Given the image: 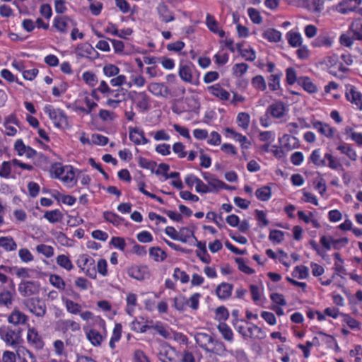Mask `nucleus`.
Wrapping results in <instances>:
<instances>
[{"label": "nucleus", "instance_id": "obj_1", "mask_svg": "<svg viewBox=\"0 0 362 362\" xmlns=\"http://www.w3.org/2000/svg\"><path fill=\"white\" fill-rule=\"evenodd\" d=\"M354 40L362 41V22L360 19L354 21L347 33L340 36L341 44L348 47L352 46Z\"/></svg>", "mask_w": 362, "mask_h": 362}, {"label": "nucleus", "instance_id": "obj_2", "mask_svg": "<svg viewBox=\"0 0 362 362\" xmlns=\"http://www.w3.org/2000/svg\"><path fill=\"white\" fill-rule=\"evenodd\" d=\"M21 332L22 329L21 328L12 329L8 326H1L0 327L1 339L11 346H18L23 341Z\"/></svg>", "mask_w": 362, "mask_h": 362}, {"label": "nucleus", "instance_id": "obj_3", "mask_svg": "<svg viewBox=\"0 0 362 362\" xmlns=\"http://www.w3.org/2000/svg\"><path fill=\"white\" fill-rule=\"evenodd\" d=\"M77 266L90 279L97 277L95 260L87 254L79 255L76 260Z\"/></svg>", "mask_w": 362, "mask_h": 362}, {"label": "nucleus", "instance_id": "obj_4", "mask_svg": "<svg viewBox=\"0 0 362 362\" xmlns=\"http://www.w3.org/2000/svg\"><path fill=\"white\" fill-rule=\"evenodd\" d=\"M24 305L30 313L35 316L42 317L47 313L45 303L39 298H30L24 300Z\"/></svg>", "mask_w": 362, "mask_h": 362}, {"label": "nucleus", "instance_id": "obj_5", "mask_svg": "<svg viewBox=\"0 0 362 362\" xmlns=\"http://www.w3.org/2000/svg\"><path fill=\"white\" fill-rule=\"evenodd\" d=\"M44 112L48 115L56 127H60L63 124H67V117L62 110L55 109L51 105H47L44 107Z\"/></svg>", "mask_w": 362, "mask_h": 362}, {"label": "nucleus", "instance_id": "obj_6", "mask_svg": "<svg viewBox=\"0 0 362 362\" xmlns=\"http://www.w3.org/2000/svg\"><path fill=\"white\" fill-rule=\"evenodd\" d=\"M40 284L35 281H22L18 285V292L23 297H29L37 294L40 291Z\"/></svg>", "mask_w": 362, "mask_h": 362}, {"label": "nucleus", "instance_id": "obj_7", "mask_svg": "<svg viewBox=\"0 0 362 362\" xmlns=\"http://www.w3.org/2000/svg\"><path fill=\"white\" fill-rule=\"evenodd\" d=\"M86 336L93 346H100L107 337V330L90 327L86 330Z\"/></svg>", "mask_w": 362, "mask_h": 362}, {"label": "nucleus", "instance_id": "obj_8", "mask_svg": "<svg viewBox=\"0 0 362 362\" xmlns=\"http://www.w3.org/2000/svg\"><path fill=\"white\" fill-rule=\"evenodd\" d=\"M127 274L138 281H144L151 276L150 270L146 265H133L128 268Z\"/></svg>", "mask_w": 362, "mask_h": 362}, {"label": "nucleus", "instance_id": "obj_9", "mask_svg": "<svg viewBox=\"0 0 362 362\" xmlns=\"http://www.w3.org/2000/svg\"><path fill=\"white\" fill-rule=\"evenodd\" d=\"M346 98L348 101L355 105L359 110H362V94L352 85L346 86Z\"/></svg>", "mask_w": 362, "mask_h": 362}, {"label": "nucleus", "instance_id": "obj_10", "mask_svg": "<svg viewBox=\"0 0 362 362\" xmlns=\"http://www.w3.org/2000/svg\"><path fill=\"white\" fill-rule=\"evenodd\" d=\"M80 329V324L71 320H59L55 325V329L63 334H66L69 330L77 332Z\"/></svg>", "mask_w": 362, "mask_h": 362}, {"label": "nucleus", "instance_id": "obj_11", "mask_svg": "<svg viewBox=\"0 0 362 362\" xmlns=\"http://www.w3.org/2000/svg\"><path fill=\"white\" fill-rule=\"evenodd\" d=\"M194 337L199 346L206 352L209 351L210 345H212L215 340L212 336L204 332L196 333Z\"/></svg>", "mask_w": 362, "mask_h": 362}, {"label": "nucleus", "instance_id": "obj_12", "mask_svg": "<svg viewBox=\"0 0 362 362\" xmlns=\"http://www.w3.org/2000/svg\"><path fill=\"white\" fill-rule=\"evenodd\" d=\"M76 53L77 56L80 57H86L90 59L95 58V55H98V52L95 49L92 47L91 45L88 43H84L78 45Z\"/></svg>", "mask_w": 362, "mask_h": 362}, {"label": "nucleus", "instance_id": "obj_13", "mask_svg": "<svg viewBox=\"0 0 362 362\" xmlns=\"http://www.w3.org/2000/svg\"><path fill=\"white\" fill-rule=\"evenodd\" d=\"M69 23L73 24V21L67 16H56L53 21V28L60 33H66Z\"/></svg>", "mask_w": 362, "mask_h": 362}, {"label": "nucleus", "instance_id": "obj_14", "mask_svg": "<svg viewBox=\"0 0 362 362\" xmlns=\"http://www.w3.org/2000/svg\"><path fill=\"white\" fill-rule=\"evenodd\" d=\"M286 106L282 102H277L270 105L267 109L266 114L271 115L274 118H281L284 116Z\"/></svg>", "mask_w": 362, "mask_h": 362}, {"label": "nucleus", "instance_id": "obj_15", "mask_svg": "<svg viewBox=\"0 0 362 362\" xmlns=\"http://www.w3.org/2000/svg\"><path fill=\"white\" fill-rule=\"evenodd\" d=\"M27 339L37 349H42L44 346V341L35 328L28 329Z\"/></svg>", "mask_w": 362, "mask_h": 362}, {"label": "nucleus", "instance_id": "obj_16", "mask_svg": "<svg viewBox=\"0 0 362 362\" xmlns=\"http://www.w3.org/2000/svg\"><path fill=\"white\" fill-rule=\"evenodd\" d=\"M148 90L156 96L167 97L170 94L168 87L160 83H151L148 86Z\"/></svg>", "mask_w": 362, "mask_h": 362}, {"label": "nucleus", "instance_id": "obj_17", "mask_svg": "<svg viewBox=\"0 0 362 362\" xmlns=\"http://www.w3.org/2000/svg\"><path fill=\"white\" fill-rule=\"evenodd\" d=\"M175 350L170 346L163 345L159 353L161 362H177L175 359Z\"/></svg>", "mask_w": 362, "mask_h": 362}, {"label": "nucleus", "instance_id": "obj_18", "mask_svg": "<svg viewBox=\"0 0 362 362\" xmlns=\"http://www.w3.org/2000/svg\"><path fill=\"white\" fill-rule=\"evenodd\" d=\"M129 139L136 145L146 144L149 140L144 136V132L137 128H129Z\"/></svg>", "mask_w": 362, "mask_h": 362}, {"label": "nucleus", "instance_id": "obj_19", "mask_svg": "<svg viewBox=\"0 0 362 362\" xmlns=\"http://www.w3.org/2000/svg\"><path fill=\"white\" fill-rule=\"evenodd\" d=\"M156 9L162 21L169 23L175 20L174 13L165 4H159Z\"/></svg>", "mask_w": 362, "mask_h": 362}, {"label": "nucleus", "instance_id": "obj_20", "mask_svg": "<svg viewBox=\"0 0 362 362\" xmlns=\"http://www.w3.org/2000/svg\"><path fill=\"white\" fill-rule=\"evenodd\" d=\"M136 106L143 112L148 111L151 108L150 98L146 92H140L136 97Z\"/></svg>", "mask_w": 362, "mask_h": 362}, {"label": "nucleus", "instance_id": "obj_21", "mask_svg": "<svg viewBox=\"0 0 362 362\" xmlns=\"http://www.w3.org/2000/svg\"><path fill=\"white\" fill-rule=\"evenodd\" d=\"M280 142H284L283 147L288 151L298 148L300 146L298 139L288 134L284 135L280 139Z\"/></svg>", "mask_w": 362, "mask_h": 362}, {"label": "nucleus", "instance_id": "obj_22", "mask_svg": "<svg viewBox=\"0 0 362 362\" xmlns=\"http://www.w3.org/2000/svg\"><path fill=\"white\" fill-rule=\"evenodd\" d=\"M313 126L322 135L327 138L333 137L334 129L330 127L327 124L322 123L320 121H314L313 122Z\"/></svg>", "mask_w": 362, "mask_h": 362}, {"label": "nucleus", "instance_id": "obj_23", "mask_svg": "<svg viewBox=\"0 0 362 362\" xmlns=\"http://www.w3.org/2000/svg\"><path fill=\"white\" fill-rule=\"evenodd\" d=\"M232 291V284L223 282L217 286L216 289V293L218 298L224 300L228 298L230 296Z\"/></svg>", "mask_w": 362, "mask_h": 362}, {"label": "nucleus", "instance_id": "obj_24", "mask_svg": "<svg viewBox=\"0 0 362 362\" xmlns=\"http://www.w3.org/2000/svg\"><path fill=\"white\" fill-rule=\"evenodd\" d=\"M207 88L213 95L222 100H228L230 98L229 92L223 89L219 84H214L209 86Z\"/></svg>", "mask_w": 362, "mask_h": 362}, {"label": "nucleus", "instance_id": "obj_25", "mask_svg": "<svg viewBox=\"0 0 362 362\" xmlns=\"http://www.w3.org/2000/svg\"><path fill=\"white\" fill-rule=\"evenodd\" d=\"M192 69L193 66L191 64H181L179 68L180 78L186 83H192Z\"/></svg>", "mask_w": 362, "mask_h": 362}, {"label": "nucleus", "instance_id": "obj_26", "mask_svg": "<svg viewBox=\"0 0 362 362\" xmlns=\"http://www.w3.org/2000/svg\"><path fill=\"white\" fill-rule=\"evenodd\" d=\"M27 320L28 317L18 310H14L8 317V322L14 325H23Z\"/></svg>", "mask_w": 362, "mask_h": 362}, {"label": "nucleus", "instance_id": "obj_27", "mask_svg": "<svg viewBox=\"0 0 362 362\" xmlns=\"http://www.w3.org/2000/svg\"><path fill=\"white\" fill-rule=\"evenodd\" d=\"M0 247L6 252L15 251L17 249V244L11 236L0 237Z\"/></svg>", "mask_w": 362, "mask_h": 362}, {"label": "nucleus", "instance_id": "obj_28", "mask_svg": "<svg viewBox=\"0 0 362 362\" xmlns=\"http://www.w3.org/2000/svg\"><path fill=\"white\" fill-rule=\"evenodd\" d=\"M19 362H36L35 355L24 347H20L17 350Z\"/></svg>", "mask_w": 362, "mask_h": 362}, {"label": "nucleus", "instance_id": "obj_29", "mask_svg": "<svg viewBox=\"0 0 362 362\" xmlns=\"http://www.w3.org/2000/svg\"><path fill=\"white\" fill-rule=\"evenodd\" d=\"M309 160L317 167H323L327 165L326 158H322L320 149H315L311 153Z\"/></svg>", "mask_w": 362, "mask_h": 362}, {"label": "nucleus", "instance_id": "obj_30", "mask_svg": "<svg viewBox=\"0 0 362 362\" xmlns=\"http://www.w3.org/2000/svg\"><path fill=\"white\" fill-rule=\"evenodd\" d=\"M217 329L221 334L223 338L228 341H233V333L230 327L225 322H220Z\"/></svg>", "mask_w": 362, "mask_h": 362}, {"label": "nucleus", "instance_id": "obj_31", "mask_svg": "<svg viewBox=\"0 0 362 362\" xmlns=\"http://www.w3.org/2000/svg\"><path fill=\"white\" fill-rule=\"evenodd\" d=\"M13 166H16V165H14L13 160L11 161H4L1 164L0 177L5 179L13 177V176H11Z\"/></svg>", "mask_w": 362, "mask_h": 362}, {"label": "nucleus", "instance_id": "obj_32", "mask_svg": "<svg viewBox=\"0 0 362 362\" xmlns=\"http://www.w3.org/2000/svg\"><path fill=\"white\" fill-rule=\"evenodd\" d=\"M299 85L302 86L303 89L310 93H314L317 91L316 86L312 82L308 77H300L298 79Z\"/></svg>", "mask_w": 362, "mask_h": 362}, {"label": "nucleus", "instance_id": "obj_33", "mask_svg": "<svg viewBox=\"0 0 362 362\" xmlns=\"http://www.w3.org/2000/svg\"><path fill=\"white\" fill-rule=\"evenodd\" d=\"M357 9L356 6L352 5L351 0H344L339 2L337 6V10L342 14H346L351 11L357 12Z\"/></svg>", "mask_w": 362, "mask_h": 362}, {"label": "nucleus", "instance_id": "obj_34", "mask_svg": "<svg viewBox=\"0 0 362 362\" xmlns=\"http://www.w3.org/2000/svg\"><path fill=\"white\" fill-rule=\"evenodd\" d=\"M192 238L194 240H197V238L194 235V231L191 230L187 227H182L178 231L177 240L182 243H186L188 242L189 238Z\"/></svg>", "mask_w": 362, "mask_h": 362}, {"label": "nucleus", "instance_id": "obj_35", "mask_svg": "<svg viewBox=\"0 0 362 362\" xmlns=\"http://www.w3.org/2000/svg\"><path fill=\"white\" fill-rule=\"evenodd\" d=\"M44 218L49 222L54 223L61 221L63 218V214L59 209L47 211L44 214Z\"/></svg>", "mask_w": 362, "mask_h": 362}, {"label": "nucleus", "instance_id": "obj_36", "mask_svg": "<svg viewBox=\"0 0 362 362\" xmlns=\"http://www.w3.org/2000/svg\"><path fill=\"white\" fill-rule=\"evenodd\" d=\"M248 337L262 339L266 337L265 332L261 327L252 324V326L247 328Z\"/></svg>", "mask_w": 362, "mask_h": 362}, {"label": "nucleus", "instance_id": "obj_37", "mask_svg": "<svg viewBox=\"0 0 362 362\" xmlns=\"http://www.w3.org/2000/svg\"><path fill=\"white\" fill-rule=\"evenodd\" d=\"M341 153L345 154L350 160H356L357 159V154L356 151L347 144H343L337 146Z\"/></svg>", "mask_w": 362, "mask_h": 362}, {"label": "nucleus", "instance_id": "obj_38", "mask_svg": "<svg viewBox=\"0 0 362 362\" xmlns=\"http://www.w3.org/2000/svg\"><path fill=\"white\" fill-rule=\"evenodd\" d=\"M325 158L326 160H328L327 166L332 170H340L341 171H344V169L342 165L340 163L339 160L334 157L332 154L327 153L325 154Z\"/></svg>", "mask_w": 362, "mask_h": 362}, {"label": "nucleus", "instance_id": "obj_39", "mask_svg": "<svg viewBox=\"0 0 362 362\" xmlns=\"http://www.w3.org/2000/svg\"><path fill=\"white\" fill-rule=\"evenodd\" d=\"M66 310L73 315L79 314L81 311V305L70 299H63Z\"/></svg>", "mask_w": 362, "mask_h": 362}, {"label": "nucleus", "instance_id": "obj_40", "mask_svg": "<svg viewBox=\"0 0 362 362\" xmlns=\"http://www.w3.org/2000/svg\"><path fill=\"white\" fill-rule=\"evenodd\" d=\"M255 194L258 199L263 202L267 201L272 196L271 188L269 186H263L256 190Z\"/></svg>", "mask_w": 362, "mask_h": 362}, {"label": "nucleus", "instance_id": "obj_41", "mask_svg": "<svg viewBox=\"0 0 362 362\" xmlns=\"http://www.w3.org/2000/svg\"><path fill=\"white\" fill-rule=\"evenodd\" d=\"M173 303L174 308L182 312L184 311L186 306L189 305V300H187V298L182 295L175 297L173 298Z\"/></svg>", "mask_w": 362, "mask_h": 362}, {"label": "nucleus", "instance_id": "obj_42", "mask_svg": "<svg viewBox=\"0 0 362 362\" xmlns=\"http://www.w3.org/2000/svg\"><path fill=\"white\" fill-rule=\"evenodd\" d=\"M57 264L67 271H71L74 265L70 259L65 255H59L57 257Z\"/></svg>", "mask_w": 362, "mask_h": 362}, {"label": "nucleus", "instance_id": "obj_43", "mask_svg": "<svg viewBox=\"0 0 362 362\" xmlns=\"http://www.w3.org/2000/svg\"><path fill=\"white\" fill-rule=\"evenodd\" d=\"M263 37L269 42H277L281 40V34L276 29H268L264 32Z\"/></svg>", "mask_w": 362, "mask_h": 362}, {"label": "nucleus", "instance_id": "obj_44", "mask_svg": "<svg viewBox=\"0 0 362 362\" xmlns=\"http://www.w3.org/2000/svg\"><path fill=\"white\" fill-rule=\"evenodd\" d=\"M243 45L241 43H238L236 45V49L239 52L240 54L245 58L246 60L252 62L255 59L256 55L255 52L252 49H243L242 48Z\"/></svg>", "mask_w": 362, "mask_h": 362}, {"label": "nucleus", "instance_id": "obj_45", "mask_svg": "<svg viewBox=\"0 0 362 362\" xmlns=\"http://www.w3.org/2000/svg\"><path fill=\"white\" fill-rule=\"evenodd\" d=\"M149 255L156 262H162L167 257L166 253L158 247H151L149 250Z\"/></svg>", "mask_w": 362, "mask_h": 362}, {"label": "nucleus", "instance_id": "obj_46", "mask_svg": "<svg viewBox=\"0 0 362 362\" xmlns=\"http://www.w3.org/2000/svg\"><path fill=\"white\" fill-rule=\"evenodd\" d=\"M53 348L56 356L59 357H66L67 352L65 349V345L63 341L60 339L55 340L53 343Z\"/></svg>", "mask_w": 362, "mask_h": 362}, {"label": "nucleus", "instance_id": "obj_47", "mask_svg": "<svg viewBox=\"0 0 362 362\" xmlns=\"http://www.w3.org/2000/svg\"><path fill=\"white\" fill-rule=\"evenodd\" d=\"M127 308L126 312L129 315H132L134 310V307L136 305L137 296L134 293H129L127 296Z\"/></svg>", "mask_w": 362, "mask_h": 362}, {"label": "nucleus", "instance_id": "obj_48", "mask_svg": "<svg viewBox=\"0 0 362 362\" xmlns=\"http://www.w3.org/2000/svg\"><path fill=\"white\" fill-rule=\"evenodd\" d=\"M212 345H214V347H209V351H207L208 353L222 355L226 351L225 344L221 341L214 340V342Z\"/></svg>", "mask_w": 362, "mask_h": 362}, {"label": "nucleus", "instance_id": "obj_49", "mask_svg": "<svg viewBox=\"0 0 362 362\" xmlns=\"http://www.w3.org/2000/svg\"><path fill=\"white\" fill-rule=\"evenodd\" d=\"M287 40L289 45L292 47H296L301 45L302 37L300 33H288Z\"/></svg>", "mask_w": 362, "mask_h": 362}, {"label": "nucleus", "instance_id": "obj_50", "mask_svg": "<svg viewBox=\"0 0 362 362\" xmlns=\"http://www.w3.org/2000/svg\"><path fill=\"white\" fill-rule=\"evenodd\" d=\"M309 275V269L305 266H296L292 272V276L300 279H306Z\"/></svg>", "mask_w": 362, "mask_h": 362}, {"label": "nucleus", "instance_id": "obj_51", "mask_svg": "<svg viewBox=\"0 0 362 362\" xmlns=\"http://www.w3.org/2000/svg\"><path fill=\"white\" fill-rule=\"evenodd\" d=\"M103 217L107 221L117 226L120 225L123 221L122 218L119 217L117 214L110 211H105L103 213Z\"/></svg>", "mask_w": 362, "mask_h": 362}, {"label": "nucleus", "instance_id": "obj_52", "mask_svg": "<svg viewBox=\"0 0 362 362\" xmlns=\"http://www.w3.org/2000/svg\"><path fill=\"white\" fill-rule=\"evenodd\" d=\"M252 86L259 90L264 91L267 88V83L264 77L261 75H257L252 79Z\"/></svg>", "mask_w": 362, "mask_h": 362}, {"label": "nucleus", "instance_id": "obj_53", "mask_svg": "<svg viewBox=\"0 0 362 362\" xmlns=\"http://www.w3.org/2000/svg\"><path fill=\"white\" fill-rule=\"evenodd\" d=\"M281 74H272L269 78V87L271 90L274 91L280 88V78Z\"/></svg>", "mask_w": 362, "mask_h": 362}, {"label": "nucleus", "instance_id": "obj_54", "mask_svg": "<svg viewBox=\"0 0 362 362\" xmlns=\"http://www.w3.org/2000/svg\"><path fill=\"white\" fill-rule=\"evenodd\" d=\"M50 284L59 290L65 289V282L63 279L57 274H51L49 276Z\"/></svg>", "mask_w": 362, "mask_h": 362}, {"label": "nucleus", "instance_id": "obj_55", "mask_svg": "<svg viewBox=\"0 0 362 362\" xmlns=\"http://www.w3.org/2000/svg\"><path fill=\"white\" fill-rule=\"evenodd\" d=\"M83 80L88 86L93 87L98 83V78L96 75L91 71H86L82 75Z\"/></svg>", "mask_w": 362, "mask_h": 362}, {"label": "nucleus", "instance_id": "obj_56", "mask_svg": "<svg viewBox=\"0 0 362 362\" xmlns=\"http://www.w3.org/2000/svg\"><path fill=\"white\" fill-rule=\"evenodd\" d=\"M119 72V69L112 64H107L103 66V73L107 77L115 76Z\"/></svg>", "mask_w": 362, "mask_h": 362}, {"label": "nucleus", "instance_id": "obj_57", "mask_svg": "<svg viewBox=\"0 0 362 362\" xmlns=\"http://www.w3.org/2000/svg\"><path fill=\"white\" fill-rule=\"evenodd\" d=\"M250 115L246 112H240L237 117V121L240 127L246 129L250 124Z\"/></svg>", "mask_w": 362, "mask_h": 362}, {"label": "nucleus", "instance_id": "obj_58", "mask_svg": "<svg viewBox=\"0 0 362 362\" xmlns=\"http://www.w3.org/2000/svg\"><path fill=\"white\" fill-rule=\"evenodd\" d=\"M13 299L12 294L8 291H4L0 293V304L6 306L7 308L10 307L12 305Z\"/></svg>", "mask_w": 362, "mask_h": 362}, {"label": "nucleus", "instance_id": "obj_59", "mask_svg": "<svg viewBox=\"0 0 362 362\" xmlns=\"http://www.w3.org/2000/svg\"><path fill=\"white\" fill-rule=\"evenodd\" d=\"M37 252L44 255L46 257H51L54 255V248L45 244L38 245L36 247Z\"/></svg>", "mask_w": 362, "mask_h": 362}, {"label": "nucleus", "instance_id": "obj_60", "mask_svg": "<svg viewBox=\"0 0 362 362\" xmlns=\"http://www.w3.org/2000/svg\"><path fill=\"white\" fill-rule=\"evenodd\" d=\"M206 25L207 28L209 29V30L211 31L212 33L217 32L218 28H219L218 23L217 22V21L212 15L209 13L206 15Z\"/></svg>", "mask_w": 362, "mask_h": 362}, {"label": "nucleus", "instance_id": "obj_61", "mask_svg": "<svg viewBox=\"0 0 362 362\" xmlns=\"http://www.w3.org/2000/svg\"><path fill=\"white\" fill-rule=\"evenodd\" d=\"M330 241H332V247L337 250L345 247L349 243L347 238L334 239L332 236H330Z\"/></svg>", "mask_w": 362, "mask_h": 362}, {"label": "nucleus", "instance_id": "obj_62", "mask_svg": "<svg viewBox=\"0 0 362 362\" xmlns=\"http://www.w3.org/2000/svg\"><path fill=\"white\" fill-rule=\"evenodd\" d=\"M284 233L279 230H272L269 239L275 243H280L284 240Z\"/></svg>", "mask_w": 362, "mask_h": 362}, {"label": "nucleus", "instance_id": "obj_63", "mask_svg": "<svg viewBox=\"0 0 362 362\" xmlns=\"http://www.w3.org/2000/svg\"><path fill=\"white\" fill-rule=\"evenodd\" d=\"M332 40L326 36H320L315 41L313 42V45L315 47H330L332 45Z\"/></svg>", "mask_w": 362, "mask_h": 362}, {"label": "nucleus", "instance_id": "obj_64", "mask_svg": "<svg viewBox=\"0 0 362 362\" xmlns=\"http://www.w3.org/2000/svg\"><path fill=\"white\" fill-rule=\"evenodd\" d=\"M229 317L227 308L224 306H219L216 309V318L219 321H225Z\"/></svg>", "mask_w": 362, "mask_h": 362}]
</instances>
